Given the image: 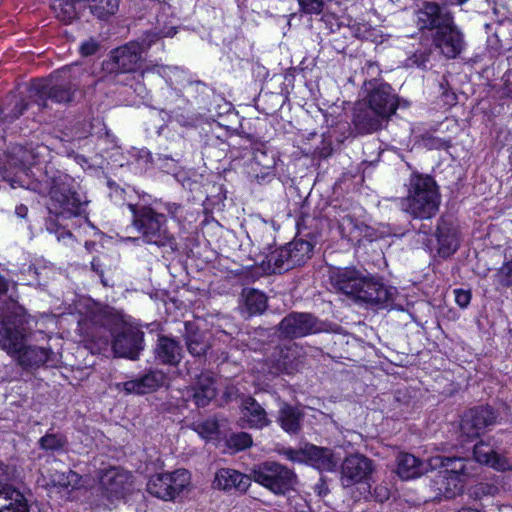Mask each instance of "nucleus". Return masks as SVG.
<instances>
[{
    "label": "nucleus",
    "instance_id": "1",
    "mask_svg": "<svg viewBox=\"0 0 512 512\" xmlns=\"http://www.w3.org/2000/svg\"><path fill=\"white\" fill-rule=\"evenodd\" d=\"M32 189L39 194L49 195L47 209L50 216L46 219L47 231L57 234L58 240L65 236L71 237L70 231L64 229L59 231L53 216L70 219L84 212L88 200L78 193V184L74 178L53 166H46L41 178Z\"/></svg>",
    "mask_w": 512,
    "mask_h": 512
},
{
    "label": "nucleus",
    "instance_id": "2",
    "mask_svg": "<svg viewBox=\"0 0 512 512\" xmlns=\"http://www.w3.org/2000/svg\"><path fill=\"white\" fill-rule=\"evenodd\" d=\"M0 348L23 369H38L53 362L50 348L28 344L30 335L23 315L17 312L0 314Z\"/></svg>",
    "mask_w": 512,
    "mask_h": 512
},
{
    "label": "nucleus",
    "instance_id": "3",
    "mask_svg": "<svg viewBox=\"0 0 512 512\" xmlns=\"http://www.w3.org/2000/svg\"><path fill=\"white\" fill-rule=\"evenodd\" d=\"M416 25L420 31H431L432 45L446 59H456L466 48L464 34L445 6L424 2L416 11Z\"/></svg>",
    "mask_w": 512,
    "mask_h": 512
},
{
    "label": "nucleus",
    "instance_id": "4",
    "mask_svg": "<svg viewBox=\"0 0 512 512\" xmlns=\"http://www.w3.org/2000/svg\"><path fill=\"white\" fill-rule=\"evenodd\" d=\"M329 279L336 291L357 303L384 308L393 301L394 288L387 287L379 278L355 268H334L330 271Z\"/></svg>",
    "mask_w": 512,
    "mask_h": 512
},
{
    "label": "nucleus",
    "instance_id": "5",
    "mask_svg": "<svg viewBox=\"0 0 512 512\" xmlns=\"http://www.w3.org/2000/svg\"><path fill=\"white\" fill-rule=\"evenodd\" d=\"M429 465L431 469H440L464 484L478 474L479 465L501 472L512 470V461L500 453L495 439L477 443L473 449V458L435 456L429 459Z\"/></svg>",
    "mask_w": 512,
    "mask_h": 512
},
{
    "label": "nucleus",
    "instance_id": "6",
    "mask_svg": "<svg viewBox=\"0 0 512 512\" xmlns=\"http://www.w3.org/2000/svg\"><path fill=\"white\" fill-rule=\"evenodd\" d=\"M407 186V195L401 199L402 211L420 220L434 217L440 206L441 196L433 177L412 173Z\"/></svg>",
    "mask_w": 512,
    "mask_h": 512
},
{
    "label": "nucleus",
    "instance_id": "7",
    "mask_svg": "<svg viewBox=\"0 0 512 512\" xmlns=\"http://www.w3.org/2000/svg\"><path fill=\"white\" fill-rule=\"evenodd\" d=\"M133 215V226L140 234V238L146 244L155 245L159 248L169 247L171 250L177 249V242L174 235L167 226V217L165 214L157 212L149 206H140L129 204Z\"/></svg>",
    "mask_w": 512,
    "mask_h": 512
},
{
    "label": "nucleus",
    "instance_id": "8",
    "mask_svg": "<svg viewBox=\"0 0 512 512\" xmlns=\"http://www.w3.org/2000/svg\"><path fill=\"white\" fill-rule=\"evenodd\" d=\"M71 68H62L48 79H34L29 87V96L41 108L47 107V101L64 104L73 100L78 85L70 75Z\"/></svg>",
    "mask_w": 512,
    "mask_h": 512
},
{
    "label": "nucleus",
    "instance_id": "9",
    "mask_svg": "<svg viewBox=\"0 0 512 512\" xmlns=\"http://www.w3.org/2000/svg\"><path fill=\"white\" fill-rule=\"evenodd\" d=\"M151 38L146 42L141 36L136 40L113 49L102 62V70L107 75L133 73L143 60V54L151 47Z\"/></svg>",
    "mask_w": 512,
    "mask_h": 512
},
{
    "label": "nucleus",
    "instance_id": "10",
    "mask_svg": "<svg viewBox=\"0 0 512 512\" xmlns=\"http://www.w3.org/2000/svg\"><path fill=\"white\" fill-rule=\"evenodd\" d=\"M112 335V351L117 357L137 360L144 349V332L114 316L105 323Z\"/></svg>",
    "mask_w": 512,
    "mask_h": 512
},
{
    "label": "nucleus",
    "instance_id": "11",
    "mask_svg": "<svg viewBox=\"0 0 512 512\" xmlns=\"http://www.w3.org/2000/svg\"><path fill=\"white\" fill-rule=\"evenodd\" d=\"M252 479L276 495L294 489L297 476L292 469L274 461H265L251 469Z\"/></svg>",
    "mask_w": 512,
    "mask_h": 512
},
{
    "label": "nucleus",
    "instance_id": "12",
    "mask_svg": "<svg viewBox=\"0 0 512 512\" xmlns=\"http://www.w3.org/2000/svg\"><path fill=\"white\" fill-rule=\"evenodd\" d=\"M190 484V474L185 469L173 473H160L150 477L147 491L154 497L173 500Z\"/></svg>",
    "mask_w": 512,
    "mask_h": 512
},
{
    "label": "nucleus",
    "instance_id": "13",
    "mask_svg": "<svg viewBox=\"0 0 512 512\" xmlns=\"http://www.w3.org/2000/svg\"><path fill=\"white\" fill-rule=\"evenodd\" d=\"M326 331L325 323L307 312H291L278 324V332L284 338H301Z\"/></svg>",
    "mask_w": 512,
    "mask_h": 512
},
{
    "label": "nucleus",
    "instance_id": "14",
    "mask_svg": "<svg viewBox=\"0 0 512 512\" xmlns=\"http://www.w3.org/2000/svg\"><path fill=\"white\" fill-rule=\"evenodd\" d=\"M151 12L155 15L153 28L145 31L141 37L147 42L150 36L151 46L163 37H171L176 34V18L173 16L171 6L158 0H149Z\"/></svg>",
    "mask_w": 512,
    "mask_h": 512
},
{
    "label": "nucleus",
    "instance_id": "15",
    "mask_svg": "<svg viewBox=\"0 0 512 512\" xmlns=\"http://www.w3.org/2000/svg\"><path fill=\"white\" fill-rule=\"evenodd\" d=\"M497 415L490 406H479L469 409L460 423V438L468 442L477 438L487 427L496 423Z\"/></svg>",
    "mask_w": 512,
    "mask_h": 512
},
{
    "label": "nucleus",
    "instance_id": "16",
    "mask_svg": "<svg viewBox=\"0 0 512 512\" xmlns=\"http://www.w3.org/2000/svg\"><path fill=\"white\" fill-rule=\"evenodd\" d=\"M373 471L372 461L364 455L347 456L341 465V482L344 487L368 480Z\"/></svg>",
    "mask_w": 512,
    "mask_h": 512
},
{
    "label": "nucleus",
    "instance_id": "17",
    "mask_svg": "<svg viewBox=\"0 0 512 512\" xmlns=\"http://www.w3.org/2000/svg\"><path fill=\"white\" fill-rule=\"evenodd\" d=\"M166 382V373L158 369H151L141 377L117 383L116 388L118 390H123L127 395H144L158 390L163 387Z\"/></svg>",
    "mask_w": 512,
    "mask_h": 512
},
{
    "label": "nucleus",
    "instance_id": "18",
    "mask_svg": "<svg viewBox=\"0 0 512 512\" xmlns=\"http://www.w3.org/2000/svg\"><path fill=\"white\" fill-rule=\"evenodd\" d=\"M389 120L370 107L366 102H358L354 107L352 124L362 135L374 133L382 129Z\"/></svg>",
    "mask_w": 512,
    "mask_h": 512
},
{
    "label": "nucleus",
    "instance_id": "19",
    "mask_svg": "<svg viewBox=\"0 0 512 512\" xmlns=\"http://www.w3.org/2000/svg\"><path fill=\"white\" fill-rule=\"evenodd\" d=\"M370 107L383 114L388 120L399 106V97L389 84H378L368 93L365 100Z\"/></svg>",
    "mask_w": 512,
    "mask_h": 512
},
{
    "label": "nucleus",
    "instance_id": "20",
    "mask_svg": "<svg viewBox=\"0 0 512 512\" xmlns=\"http://www.w3.org/2000/svg\"><path fill=\"white\" fill-rule=\"evenodd\" d=\"M240 411L239 425L242 428L261 430L271 424L265 408L250 395L242 397Z\"/></svg>",
    "mask_w": 512,
    "mask_h": 512
},
{
    "label": "nucleus",
    "instance_id": "21",
    "mask_svg": "<svg viewBox=\"0 0 512 512\" xmlns=\"http://www.w3.org/2000/svg\"><path fill=\"white\" fill-rule=\"evenodd\" d=\"M184 326L183 339L188 353L200 361L205 360L212 347L210 337L206 332L198 329L193 322L186 321Z\"/></svg>",
    "mask_w": 512,
    "mask_h": 512
},
{
    "label": "nucleus",
    "instance_id": "22",
    "mask_svg": "<svg viewBox=\"0 0 512 512\" xmlns=\"http://www.w3.org/2000/svg\"><path fill=\"white\" fill-rule=\"evenodd\" d=\"M305 413L299 406L286 401L279 402L276 422L290 436H298L302 431Z\"/></svg>",
    "mask_w": 512,
    "mask_h": 512
},
{
    "label": "nucleus",
    "instance_id": "23",
    "mask_svg": "<svg viewBox=\"0 0 512 512\" xmlns=\"http://www.w3.org/2000/svg\"><path fill=\"white\" fill-rule=\"evenodd\" d=\"M183 357L182 346L176 339L160 335L154 348V358L158 364L177 366Z\"/></svg>",
    "mask_w": 512,
    "mask_h": 512
},
{
    "label": "nucleus",
    "instance_id": "24",
    "mask_svg": "<svg viewBox=\"0 0 512 512\" xmlns=\"http://www.w3.org/2000/svg\"><path fill=\"white\" fill-rule=\"evenodd\" d=\"M251 480H253L251 473L245 475L234 469L221 468L215 474L213 486L224 491L234 489L239 492H246L251 485Z\"/></svg>",
    "mask_w": 512,
    "mask_h": 512
},
{
    "label": "nucleus",
    "instance_id": "25",
    "mask_svg": "<svg viewBox=\"0 0 512 512\" xmlns=\"http://www.w3.org/2000/svg\"><path fill=\"white\" fill-rule=\"evenodd\" d=\"M338 223V228L343 238L351 242H359L362 237L367 235L369 227L363 222L358 221L350 213L343 209L336 210L333 215Z\"/></svg>",
    "mask_w": 512,
    "mask_h": 512
},
{
    "label": "nucleus",
    "instance_id": "26",
    "mask_svg": "<svg viewBox=\"0 0 512 512\" xmlns=\"http://www.w3.org/2000/svg\"><path fill=\"white\" fill-rule=\"evenodd\" d=\"M429 468V462L425 463L413 454L401 452L396 457V473L403 480L417 478Z\"/></svg>",
    "mask_w": 512,
    "mask_h": 512
},
{
    "label": "nucleus",
    "instance_id": "27",
    "mask_svg": "<svg viewBox=\"0 0 512 512\" xmlns=\"http://www.w3.org/2000/svg\"><path fill=\"white\" fill-rule=\"evenodd\" d=\"M464 483L439 470L431 481V488L437 498L453 499L462 494Z\"/></svg>",
    "mask_w": 512,
    "mask_h": 512
},
{
    "label": "nucleus",
    "instance_id": "28",
    "mask_svg": "<svg viewBox=\"0 0 512 512\" xmlns=\"http://www.w3.org/2000/svg\"><path fill=\"white\" fill-rule=\"evenodd\" d=\"M187 394L197 407H205L216 396L215 382L210 376L201 375Z\"/></svg>",
    "mask_w": 512,
    "mask_h": 512
},
{
    "label": "nucleus",
    "instance_id": "29",
    "mask_svg": "<svg viewBox=\"0 0 512 512\" xmlns=\"http://www.w3.org/2000/svg\"><path fill=\"white\" fill-rule=\"evenodd\" d=\"M306 462L319 471H333L338 464L332 450L315 445L306 446Z\"/></svg>",
    "mask_w": 512,
    "mask_h": 512
},
{
    "label": "nucleus",
    "instance_id": "30",
    "mask_svg": "<svg viewBox=\"0 0 512 512\" xmlns=\"http://www.w3.org/2000/svg\"><path fill=\"white\" fill-rule=\"evenodd\" d=\"M0 512H29L24 495L12 485L0 487Z\"/></svg>",
    "mask_w": 512,
    "mask_h": 512
},
{
    "label": "nucleus",
    "instance_id": "31",
    "mask_svg": "<svg viewBox=\"0 0 512 512\" xmlns=\"http://www.w3.org/2000/svg\"><path fill=\"white\" fill-rule=\"evenodd\" d=\"M436 237L438 241V253L442 257H449L456 252L459 243L455 229L446 222L437 226Z\"/></svg>",
    "mask_w": 512,
    "mask_h": 512
},
{
    "label": "nucleus",
    "instance_id": "32",
    "mask_svg": "<svg viewBox=\"0 0 512 512\" xmlns=\"http://www.w3.org/2000/svg\"><path fill=\"white\" fill-rule=\"evenodd\" d=\"M285 247L289 253L288 258H290L293 268H295L311 258L314 244L303 239H295Z\"/></svg>",
    "mask_w": 512,
    "mask_h": 512
},
{
    "label": "nucleus",
    "instance_id": "33",
    "mask_svg": "<svg viewBox=\"0 0 512 512\" xmlns=\"http://www.w3.org/2000/svg\"><path fill=\"white\" fill-rule=\"evenodd\" d=\"M244 307L248 316L262 314L267 308L266 295L256 289L246 288L242 292Z\"/></svg>",
    "mask_w": 512,
    "mask_h": 512
},
{
    "label": "nucleus",
    "instance_id": "34",
    "mask_svg": "<svg viewBox=\"0 0 512 512\" xmlns=\"http://www.w3.org/2000/svg\"><path fill=\"white\" fill-rule=\"evenodd\" d=\"M289 253L285 246L275 249L270 252L266 259L267 268L266 270L269 273H283L288 270L293 269V265L291 263L290 258H288Z\"/></svg>",
    "mask_w": 512,
    "mask_h": 512
},
{
    "label": "nucleus",
    "instance_id": "35",
    "mask_svg": "<svg viewBox=\"0 0 512 512\" xmlns=\"http://www.w3.org/2000/svg\"><path fill=\"white\" fill-rule=\"evenodd\" d=\"M276 160V153L273 150L267 149L264 145H261L255 148L249 169H275Z\"/></svg>",
    "mask_w": 512,
    "mask_h": 512
},
{
    "label": "nucleus",
    "instance_id": "36",
    "mask_svg": "<svg viewBox=\"0 0 512 512\" xmlns=\"http://www.w3.org/2000/svg\"><path fill=\"white\" fill-rule=\"evenodd\" d=\"M102 484L110 494L122 496L127 490L128 477L122 473L109 472L104 476Z\"/></svg>",
    "mask_w": 512,
    "mask_h": 512
},
{
    "label": "nucleus",
    "instance_id": "37",
    "mask_svg": "<svg viewBox=\"0 0 512 512\" xmlns=\"http://www.w3.org/2000/svg\"><path fill=\"white\" fill-rule=\"evenodd\" d=\"M90 11L100 19H105L116 13L118 10V0H88Z\"/></svg>",
    "mask_w": 512,
    "mask_h": 512
},
{
    "label": "nucleus",
    "instance_id": "38",
    "mask_svg": "<svg viewBox=\"0 0 512 512\" xmlns=\"http://www.w3.org/2000/svg\"><path fill=\"white\" fill-rule=\"evenodd\" d=\"M68 444L66 436L59 433H46L38 440V445L45 451H62Z\"/></svg>",
    "mask_w": 512,
    "mask_h": 512
},
{
    "label": "nucleus",
    "instance_id": "39",
    "mask_svg": "<svg viewBox=\"0 0 512 512\" xmlns=\"http://www.w3.org/2000/svg\"><path fill=\"white\" fill-rule=\"evenodd\" d=\"M11 104L13 108L8 110V107L0 108V123L12 122L19 118L28 107V103L23 98L16 96L12 97Z\"/></svg>",
    "mask_w": 512,
    "mask_h": 512
},
{
    "label": "nucleus",
    "instance_id": "40",
    "mask_svg": "<svg viewBox=\"0 0 512 512\" xmlns=\"http://www.w3.org/2000/svg\"><path fill=\"white\" fill-rule=\"evenodd\" d=\"M76 3L74 0H58L53 6L57 17L65 23L72 22L78 16Z\"/></svg>",
    "mask_w": 512,
    "mask_h": 512
},
{
    "label": "nucleus",
    "instance_id": "41",
    "mask_svg": "<svg viewBox=\"0 0 512 512\" xmlns=\"http://www.w3.org/2000/svg\"><path fill=\"white\" fill-rule=\"evenodd\" d=\"M193 430L202 438L211 439L218 434L219 425L216 418H208L203 421L194 422Z\"/></svg>",
    "mask_w": 512,
    "mask_h": 512
},
{
    "label": "nucleus",
    "instance_id": "42",
    "mask_svg": "<svg viewBox=\"0 0 512 512\" xmlns=\"http://www.w3.org/2000/svg\"><path fill=\"white\" fill-rule=\"evenodd\" d=\"M226 443L229 448L234 449L235 451H241L249 448L252 445L253 440L249 433L238 432L231 434Z\"/></svg>",
    "mask_w": 512,
    "mask_h": 512
},
{
    "label": "nucleus",
    "instance_id": "43",
    "mask_svg": "<svg viewBox=\"0 0 512 512\" xmlns=\"http://www.w3.org/2000/svg\"><path fill=\"white\" fill-rule=\"evenodd\" d=\"M432 55L431 47H424L416 50L407 60V66H416L425 69Z\"/></svg>",
    "mask_w": 512,
    "mask_h": 512
},
{
    "label": "nucleus",
    "instance_id": "44",
    "mask_svg": "<svg viewBox=\"0 0 512 512\" xmlns=\"http://www.w3.org/2000/svg\"><path fill=\"white\" fill-rule=\"evenodd\" d=\"M300 12L309 15H319L323 12L326 0H297Z\"/></svg>",
    "mask_w": 512,
    "mask_h": 512
},
{
    "label": "nucleus",
    "instance_id": "45",
    "mask_svg": "<svg viewBox=\"0 0 512 512\" xmlns=\"http://www.w3.org/2000/svg\"><path fill=\"white\" fill-rule=\"evenodd\" d=\"M18 478V472L14 465L0 461V487L11 485Z\"/></svg>",
    "mask_w": 512,
    "mask_h": 512
},
{
    "label": "nucleus",
    "instance_id": "46",
    "mask_svg": "<svg viewBox=\"0 0 512 512\" xmlns=\"http://www.w3.org/2000/svg\"><path fill=\"white\" fill-rule=\"evenodd\" d=\"M78 475L74 471L69 470L66 473H55L52 477V483L54 486L62 488H68L72 485L73 481H76Z\"/></svg>",
    "mask_w": 512,
    "mask_h": 512
},
{
    "label": "nucleus",
    "instance_id": "47",
    "mask_svg": "<svg viewBox=\"0 0 512 512\" xmlns=\"http://www.w3.org/2000/svg\"><path fill=\"white\" fill-rule=\"evenodd\" d=\"M249 175L251 178L255 179L259 184H267L270 183L275 177V169H262L254 170V168L249 169Z\"/></svg>",
    "mask_w": 512,
    "mask_h": 512
},
{
    "label": "nucleus",
    "instance_id": "48",
    "mask_svg": "<svg viewBox=\"0 0 512 512\" xmlns=\"http://www.w3.org/2000/svg\"><path fill=\"white\" fill-rule=\"evenodd\" d=\"M147 154L151 158V162L157 164L165 172L174 171L177 167V161L171 156L158 154L157 158L154 159L149 152Z\"/></svg>",
    "mask_w": 512,
    "mask_h": 512
},
{
    "label": "nucleus",
    "instance_id": "49",
    "mask_svg": "<svg viewBox=\"0 0 512 512\" xmlns=\"http://www.w3.org/2000/svg\"><path fill=\"white\" fill-rule=\"evenodd\" d=\"M498 283L503 287L512 285V260L505 263L496 274Z\"/></svg>",
    "mask_w": 512,
    "mask_h": 512
},
{
    "label": "nucleus",
    "instance_id": "50",
    "mask_svg": "<svg viewBox=\"0 0 512 512\" xmlns=\"http://www.w3.org/2000/svg\"><path fill=\"white\" fill-rule=\"evenodd\" d=\"M282 455L292 462H306V447L300 450L286 448L283 449Z\"/></svg>",
    "mask_w": 512,
    "mask_h": 512
},
{
    "label": "nucleus",
    "instance_id": "51",
    "mask_svg": "<svg viewBox=\"0 0 512 512\" xmlns=\"http://www.w3.org/2000/svg\"><path fill=\"white\" fill-rule=\"evenodd\" d=\"M99 47V43L95 39L90 38L89 40L84 41L80 45L79 51L82 56L87 57L94 55L99 50Z\"/></svg>",
    "mask_w": 512,
    "mask_h": 512
},
{
    "label": "nucleus",
    "instance_id": "52",
    "mask_svg": "<svg viewBox=\"0 0 512 512\" xmlns=\"http://www.w3.org/2000/svg\"><path fill=\"white\" fill-rule=\"evenodd\" d=\"M454 294L455 301L460 307L465 308L469 305L471 300V292L469 290L455 289Z\"/></svg>",
    "mask_w": 512,
    "mask_h": 512
},
{
    "label": "nucleus",
    "instance_id": "53",
    "mask_svg": "<svg viewBox=\"0 0 512 512\" xmlns=\"http://www.w3.org/2000/svg\"><path fill=\"white\" fill-rule=\"evenodd\" d=\"M498 492V488L492 484L480 483L475 488V495L477 497L486 495H495Z\"/></svg>",
    "mask_w": 512,
    "mask_h": 512
},
{
    "label": "nucleus",
    "instance_id": "54",
    "mask_svg": "<svg viewBox=\"0 0 512 512\" xmlns=\"http://www.w3.org/2000/svg\"><path fill=\"white\" fill-rule=\"evenodd\" d=\"M167 70H177V67H170V66H162V65H153L152 67H147L141 72V76L144 77L145 73L153 72L157 73L161 76H164L167 72Z\"/></svg>",
    "mask_w": 512,
    "mask_h": 512
},
{
    "label": "nucleus",
    "instance_id": "55",
    "mask_svg": "<svg viewBox=\"0 0 512 512\" xmlns=\"http://www.w3.org/2000/svg\"><path fill=\"white\" fill-rule=\"evenodd\" d=\"M23 274H27L29 277V284L39 283V272L38 269L34 265H29L27 268L23 269Z\"/></svg>",
    "mask_w": 512,
    "mask_h": 512
},
{
    "label": "nucleus",
    "instance_id": "56",
    "mask_svg": "<svg viewBox=\"0 0 512 512\" xmlns=\"http://www.w3.org/2000/svg\"><path fill=\"white\" fill-rule=\"evenodd\" d=\"M188 89H189V93L190 94H193V93H201L203 94L206 90H207V86L206 84H204L203 82L197 80V81H189L188 82Z\"/></svg>",
    "mask_w": 512,
    "mask_h": 512
},
{
    "label": "nucleus",
    "instance_id": "57",
    "mask_svg": "<svg viewBox=\"0 0 512 512\" xmlns=\"http://www.w3.org/2000/svg\"><path fill=\"white\" fill-rule=\"evenodd\" d=\"M427 145L431 148H435V149H442V148H447L448 147V144L445 140H442L440 138H435V137H432V138H428L427 139Z\"/></svg>",
    "mask_w": 512,
    "mask_h": 512
},
{
    "label": "nucleus",
    "instance_id": "58",
    "mask_svg": "<svg viewBox=\"0 0 512 512\" xmlns=\"http://www.w3.org/2000/svg\"><path fill=\"white\" fill-rule=\"evenodd\" d=\"M15 213L20 218H25L28 213V208L25 205H19L15 209Z\"/></svg>",
    "mask_w": 512,
    "mask_h": 512
},
{
    "label": "nucleus",
    "instance_id": "59",
    "mask_svg": "<svg viewBox=\"0 0 512 512\" xmlns=\"http://www.w3.org/2000/svg\"><path fill=\"white\" fill-rule=\"evenodd\" d=\"M180 209V205L178 204H175V203H172V204H168L167 205V210H168V213L172 216V217H175L178 210Z\"/></svg>",
    "mask_w": 512,
    "mask_h": 512
},
{
    "label": "nucleus",
    "instance_id": "60",
    "mask_svg": "<svg viewBox=\"0 0 512 512\" xmlns=\"http://www.w3.org/2000/svg\"><path fill=\"white\" fill-rule=\"evenodd\" d=\"M316 490L318 491L319 495L326 494L328 492V487L325 482L321 481V483L316 485Z\"/></svg>",
    "mask_w": 512,
    "mask_h": 512
},
{
    "label": "nucleus",
    "instance_id": "61",
    "mask_svg": "<svg viewBox=\"0 0 512 512\" xmlns=\"http://www.w3.org/2000/svg\"><path fill=\"white\" fill-rule=\"evenodd\" d=\"M8 290V283L6 279L0 276V295L5 294Z\"/></svg>",
    "mask_w": 512,
    "mask_h": 512
},
{
    "label": "nucleus",
    "instance_id": "62",
    "mask_svg": "<svg viewBox=\"0 0 512 512\" xmlns=\"http://www.w3.org/2000/svg\"><path fill=\"white\" fill-rule=\"evenodd\" d=\"M457 512H480V511L477 509H474V508H470V507H463Z\"/></svg>",
    "mask_w": 512,
    "mask_h": 512
},
{
    "label": "nucleus",
    "instance_id": "63",
    "mask_svg": "<svg viewBox=\"0 0 512 512\" xmlns=\"http://www.w3.org/2000/svg\"><path fill=\"white\" fill-rule=\"evenodd\" d=\"M337 29L339 31L343 30V35H345V31H350V28L348 27H342L340 24L337 23Z\"/></svg>",
    "mask_w": 512,
    "mask_h": 512
},
{
    "label": "nucleus",
    "instance_id": "64",
    "mask_svg": "<svg viewBox=\"0 0 512 512\" xmlns=\"http://www.w3.org/2000/svg\"><path fill=\"white\" fill-rule=\"evenodd\" d=\"M304 223H305V220H304V219H303L301 222H300V221H298V222H297V226H298V227H301V225H304Z\"/></svg>",
    "mask_w": 512,
    "mask_h": 512
}]
</instances>
